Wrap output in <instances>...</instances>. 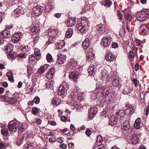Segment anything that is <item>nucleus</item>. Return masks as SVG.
<instances>
[{
    "instance_id": "nucleus-2",
    "label": "nucleus",
    "mask_w": 149,
    "mask_h": 149,
    "mask_svg": "<svg viewBox=\"0 0 149 149\" xmlns=\"http://www.w3.org/2000/svg\"><path fill=\"white\" fill-rule=\"evenodd\" d=\"M19 123L13 121L10 122L8 125L9 131L13 132H15L19 127Z\"/></svg>"
},
{
    "instance_id": "nucleus-40",
    "label": "nucleus",
    "mask_w": 149,
    "mask_h": 149,
    "mask_svg": "<svg viewBox=\"0 0 149 149\" xmlns=\"http://www.w3.org/2000/svg\"><path fill=\"white\" fill-rule=\"evenodd\" d=\"M113 85L115 86H118L119 85V82L117 79H114L112 81Z\"/></svg>"
},
{
    "instance_id": "nucleus-1",
    "label": "nucleus",
    "mask_w": 149,
    "mask_h": 149,
    "mask_svg": "<svg viewBox=\"0 0 149 149\" xmlns=\"http://www.w3.org/2000/svg\"><path fill=\"white\" fill-rule=\"evenodd\" d=\"M149 12L146 9H144L137 14V19L140 22L143 21L148 17Z\"/></svg>"
},
{
    "instance_id": "nucleus-5",
    "label": "nucleus",
    "mask_w": 149,
    "mask_h": 149,
    "mask_svg": "<svg viewBox=\"0 0 149 149\" xmlns=\"http://www.w3.org/2000/svg\"><path fill=\"white\" fill-rule=\"evenodd\" d=\"M112 40V38L110 37L103 38L101 40V44L105 46H109Z\"/></svg>"
},
{
    "instance_id": "nucleus-18",
    "label": "nucleus",
    "mask_w": 149,
    "mask_h": 149,
    "mask_svg": "<svg viewBox=\"0 0 149 149\" xmlns=\"http://www.w3.org/2000/svg\"><path fill=\"white\" fill-rule=\"evenodd\" d=\"M56 35V34L54 33V35H52V36H49L48 41L47 42V43L48 44L54 43L56 40L55 37Z\"/></svg>"
},
{
    "instance_id": "nucleus-35",
    "label": "nucleus",
    "mask_w": 149,
    "mask_h": 149,
    "mask_svg": "<svg viewBox=\"0 0 149 149\" xmlns=\"http://www.w3.org/2000/svg\"><path fill=\"white\" fill-rule=\"evenodd\" d=\"M69 98L72 100H74V96H73L71 94L69 96ZM70 106H72V108L73 109L74 108V101L72 100L71 102V103H70Z\"/></svg>"
},
{
    "instance_id": "nucleus-16",
    "label": "nucleus",
    "mask_w": 149,
    "mask_h": 149,
    "mask_svg": "<svg viewBox=\"0 0 149 149\" xmlns=\"http://www.w3.org/2000/svg\"><path fill=\"white\" fill-rule=\"evenodd\" d=\"M124 14L125 17L126 19L129 22L131 21L132 19V15L129 13H127V11L126 10H124Z\"/></svg>"
},
{
    "instance_id": "nucleus-64",
    "label": "nucleus",
    "mask_w": 149,
    "mask_h": 149,
    "mask_svg": "<svg viewBox=\"0 0 149 149\" xmlns=\"http://www.w3.org/2000/svg\"><path fill=\"white\" fill-rule=\"evenodd\" d=\"M2 86L5 88H6L8 86V84L6 81H4L3 82Z\"/></svg>"
},
{
    "instance_id": "nucleus-29",
    "label": "nucleus",
    "mask_w": 149,
    "mask_h": 149,
    "mask_svg": "<svg viewBox=\"0 0 149 149\" xmlns=\"http://www.w3.org/2000/svg\"><path fill=\"white\" fill-rule=\"evenodd\" d=\"M97 29L98 31L100 33H103L105 31L104 26L103 25H101L99 26Z\"/></svg>"
},
{
    "instance_id": "nucleus-42",
    "label": "nucleus",
    "mask_w": 149,
    "mask_h": 149,
    "mask_svg": "<svg viewBox=\"0 0 149 149\" xmlns=\"http://www.w3.org/2000/svg\"><path fill=\"white\" fill-rule=\"evenodd\" d=\"M102 138L101 136L98 135L97 136V140L96 143V145H98V143H102Z\"/></svg>"
},
{
    "instance_id": "nucleus-56",
    "label": "nucleus",
    "mask_w": 149,
    "mask_h": 149,
    "mask_svg": "<svg viewBox=\"0 0 149 149\" xmlns=\"http://www.w3.org/2000/svg\"><path fill=\"white\" fill-rule=\"evenodd\" d=\"M92 133V131L89 129L87 130L86 132V135L89 136Z\"/></svg>"
},
{
    "instance_id": "nucleus-23",
    "label": "nucleus",
    "mask_w": 149,
    "mask_h": 149,
    "mask_svg": "<svg viewBox=\"0 0 149 149\" xmlns=\"http://www.w3.org/2000/svg\"><path fill=\"white\" fill-rule=\"evenodd\" d=\"M125 114H133L134 112V109L133 107L132 106H130L129 107L126 109L125 111Z\"/></svg>"
},
{
    "instance_id": "nucleus-39",
    "label": "nucleus",
    "mask_w": 149,
    "mask_h": 149,
    "mask_svg": "<svg viewBox=\"0 0 149 149\" xmlns=\"http://www.w3.org/2000/svg\"><path fill=\"white\" fill-rule=\"evenodd\" d=\"M69 77L70 79H72L74 81V72L73 71L70 72L69 73Z\"/></svg>"
},
{
    "instance_id": "nucleus-9",
    "label": "nucleus",
    "mask_w": 149,
    "mask_h": 149,
    "mask_svg": "<svg viewBox=\"0 0 149 149\" xmlns=\"http://www.w3.org/2000/svg\"><path fill=\"white\" fill-rule=\"evenodd\" d=\"M130 126L129 121H126L121 126V129L122 131H126L127 132V130L130 129Z\"/></svg>"
},
{
    "instance_id": "nucleus-34",
    "label": "nucleus",
    "mask_w": 149,
    "mask_h": 149,
    "mask_svg": "<svg viewBox=\"0 0 149 149\" xmlns=\"http://www.w3.org/2000/svg\"><path fill=\"white\" fill-rule=\"evenodd\" d=\"M40 109L38 108L34 107L32 109V113L34 115H36L38 113Z\"/></svg>"
},
{
    "instance_id": "nucleus-54",
    "label": "nucleus",
    "mask_w": 149,
    "mask_h": 149,
    "mask_svg": "<svg viewBox=\"0 0 149 149\" xmlns=\"http://www.w3.org/2000/svg\"><path fill=\"white\" fill-rule=\"evenodd\" d=\"M125 33V30L123 28L122 29H120V31L119 34L120 36H122L124 35Z\"/></svg>"
},
{
    "instance_id": "nucleus-14",
    "label": "nucleus",
    "mask_w": 149,
    "mask_h": 149,
    "mask_svg": "<svg viewBox=\"0 0 149 149\" xmlns=\"http://www.w3.org/2000/svg\"><path fill=\"white\" fill-rule=\"evenodd\" d=\"M54 69H51L50 70L47 72L46 75V77L49 79H51L54 75Z\"/></svg>"
},
{
    "instance_id": "nucleus-53",
    "label": "nucleus",
    "mask_w": 149,
    "mask_h": 149,
    "mask_svg": "<svg viewBox=\"0 0 149 149\" xmlns=\"http://www.w3.org/2000/svg\"><path fill=\"white\" fill-rule=\"evenodd\" d=\"M129 58H133L134 56V55L133 52L132 51H130L129 52Z\"/></svg>"
},
{
    "instance_id": "nucleus-8",
    "label": "nucleus",
    "mask_w": 149,
    "mask_h": 149,
    "mask_svg": "<svg viewBox=\"0 0 149 149\" xmlns=\"http://www.w3.org/2000/svg\"><path fill=\"white\" fill-rule=\"evenodd\" d=\"M91 40V38L89 36L88 38H86L83 42L82 45L84 49H86L90 45V40Z\"/></svg>"
},
{
    "instance_id": "nucleus-33",
    "label": "nucleus",
    "mask_w": 149,
    "mask_h": 149,
    "mask_svg": "<svg viewBox=\"0 0 149 149\" xmlns=\"http://www.w3.org/2000/svg\"><path fill=\"white\" fill-rule=\"evenodd\" d=\"M65 93L64 89L63 86H60L58 91V94L59 95H64Z\"/></svg>"
},
{
    "instance_id": "nucleus-7",
    "label": "nucleus",
    "mask_w": 149,
    "mask_h": 149,
    "mask_svg": "<svg viewBox=\"0 0 149 149\" xmlns=\"http://www.w3.org/2000/svg\"><path fill=\"white\" fill-rule=\"evenodd\" d=\"M143 126V124L141 123L140 118H138L135 120L134 124V127L136 129H140Z\"/></svg>"
},
{
    "instance_id": "nucleus-44",
    "label": "nucleus",
    "mask_w": 149,
    "mask_h": 149,
    "mask_svg": "<svg viewBox=\"0 0 149 149\" xmlns=\"http://www.w3.org/2000/svg\"><path fill=\"white\" fill-rule=\"evenodd\" d=\"M35 54H33L32 55H30L29 57V59L31 61H34L35 59Z\"/></svg>"
},
{
    "instance_id": "nucleus-21",
    "label": "nucleus",
    "mask_w": 149,
    "mask_h": 149,
    "mask_svg": "<svg viewBox=\"0 0 149 149\" xmlns=\"http://www.w3.org/2000/svg\"><path fill=\"white\" fill-rule=\"evenodd\" d=\"M1 34L2 36L6 38H9L11 36L10 33L7 31H3Z\"/></svg>"
},
{
    "instance_id": "nucleus-38",
    "label": "nucleus",
    "mask_w": 149,
    "mask_h": 149,
    "mask_svg": "<svg viewBox=\"0 0 149 149\" xmlns=\"http://www.w3.org/2000/svg\"><path fill=\"white\" fill-rule=\"evenodd\" d=\"M46 59L47 61L49 62H51L53 61V58L52 55L48 53L46 55Z\"/></svg>"
},
{
    "instance_id": "nucleus-59",
    "label": "nucleus",
    "mask_w": 149,
    "mask_h": 149,
    "mask_svg": "<svg viewBox=\"0 0 149 149\" xmlns=\"http://www.w3.org/2000/svg\"><path fill=\"white\" fill-rule=\"evenodd\" d=\"M132 81H133L134 84H135V86L136 87H137V80L135 78L133 79H132Z\"/></svg>"
},
{
    "instance_id": "nucleus-13",
    "label": "nucleus",
    "mask_w": 149,
    "mask_h": 149,
    "mask_svg": "<svg viewBox=\"0 0 149 149\" xmlns=\"http://www.w3.org/2000/svg\"><path fill=\"white\" fill-rule=\"evenodd\" d=\"M117 121L118 120L114 116H112L109 119V123L111 125H113L116 124Z\"/></svg>"
},
{
    "instance_id": "nucleus-55",
    "label": "nucleus",
    "mask_w": 149,
    "mask_h": 149,
    "mask_svg": "<svg viewBox=\"0 0 149 149\" xmlns=\"http://www.w3.org/2000/svg\"><path fill=\"white\" fill-rule=\"evenodd\" d=\"M80 20L81 21V24H84L86 23V18H82Z\"/></svg>"
},
{
    "instance_id": "nucleus-3",
    "label": "nucleus",
    "mask_w": 149,
    "mask_h": 149,
    "mask_svg": "<svg viewBox=\"0 0 149 149\" xmlns=\"http://www.w3.org/2000/svg\"><path fill=\"white\" fill-rule=\"evenodd\" d=\"M22 36V34L21 33H15L12 37L11 41L14 43L18 42L20 40Z\"/></svg>"
},
{
    "instance_id": "nucleus-52",
    "label": "nucleus",
    "mask_w": 149,
    "mask_h": 149,
    "mask_svg": "<svg viewBox=\"0 0 149 149\" xmlns=\"http://www.w3.org/2000/svg\"><path fill=\"white\" fill-rule=\"evenodd\" d=\"M75 108H76L77 111H81L83 109L82 107L79 106L77 105H75Z\"/></svg>"
},
{
    "instance_id": "nucleus-28",
    "label": "nucleus",
    "mask_w": 149,
    "mask_h": 149,
    "mask_svg": "<svg viewBox=\"0 0 149 149\" xmlns=\"http://www.w3.org/2000/svg\"><path fill=\"white\" fill-rule=\"evenodd\" d=\"M86 56L89 61L92 60L94 57V54L91 52H89L88 53L86 54Z\"/></svg>"
},
{
    "instance_id": "nucleus-63",
    "label": "nucleus",
    "mask_w": 149,
    "mask_h": 149,
    "mask_svg": "<svg viewBox=\"0 0 149 149\" xmlns=\"http://www.w3.org/2000/svg\"><path fill=\"white\" fill-rule=\"evenodd\" d=\"M5 145L2 143H0V148L2 149L5 148Z\"/></svg>"
},
{
    "instance_id": "nucleus-50",
    "label": "nucleus",
    "mask_w": 149,
    "mask_h": 149,
    "mask_svg": "<svg viewBox=\"0 0 149 149\" xmlns=\"http://www.w3.org/2000/svg\"><path fill=\"white\" fill-rule=\"evenodd\" d=\"M8 101L10 103L15 104V100L13 98H10L8 99Z\"/></svg>"
},
{
    "instance_id": "nucleus-25",
    "label": "nucleus",
    "mask_w": 149,
    "mask_h": 149,
    "mask_svg": "<svg viewBox=\"0 0 149 149\" xmlns=\"http://www.w3.org/2000/svg\"><path fill=\"white\" fill-rule=\"evenodd\" d=\"M88 72L90 75H91L94 72V67L93 65H91L88 69Z\"/></svg>"
},
{
    "instance_id": "nucleus-36",
    "label": "nucleus",
    "mask_w": 149,
    "mask_h": 149,
    "mask_svg": "<svg viewBox=\"0 0 149 149\" xmlns=\"http://www.w3.org/2000/svg\"><path fill=\"white\" fill-rule=\"evenodd\" d=\"M18 132L20 133L24 131V128L22 123H19V127H18Z\"/></svg>"
},
{
    "instance_id": "nucleus-12",
    "label": "nucleus",
    "mask_w": 149,
    "mask_h": 149,
    "mask_svg": "<svg viewBox=\"0 0 149 149\" xmlns=\"http://www.w3.org/2000/svg\"><path fill=\"white\" fill-rule=\"evenodd\" d=\"M115 59L114 56L111 53H108L105 56V59L109 61H113Z\"/></svg>"
},
{
    "instance_id": "nucleus-6",
    "label": "nucleus",
    "mask_w": 149,
    "mask_h": 149,
    "mask_svg": "<svg viewBox=\"0 0 149 149\" xmlns=\"http://www.w3.org/2000/svg\"><path fill=\"white\" fill-rule=\"evenodd\" d=\"M97 108L92 107H91L88 110V117L90 118H93L97 112Z\"/></svg>"
},
{
    "instance_id": "nucleus-10",
    "label": "nucleus",
    "mask_w": 149,
    "mask_h": 149,
    "mask_svg": "<svg viewBox=\"0 0 149 149\" xmlns=\"http://www.w3.org/2000/svg\"><path fill=\"white\" fill-rule=\"evenodd\" d=\"M130 139L132 144L136 143L139 141V137L134 134H133L131 135Z\"/></svg>"
},
{
    "instance_id": "nucleus-20",
    "label": "nucleus",
    "mask_w": 149,
    "mask_h": 149,
    "mask_svg": "<svg viewBox=\"0 0 149 149\" xmlns=\"http://www.w3.org/2000/svg\"><path fill=\"white\" fill-rule=\"evenodd\" d=\"M67 26H72L74 24V18H69L68 19L66 23Z\"/></svg>"
},
{
    "instance_id": "nucleus-22",
    "label": "nucleus",
    "mask_w": 149,
    "mask_h": 149,
    "mask_svg": "<svg viewBox=\"0 0 149 149\" xmlns=\"http://www.w3.org/2000/svg\"><path fill=\"white\" fill-rule=\"evenodd\" d=\"M65 45V42L63 40L60 41L57 43L56 45L57 49H61Z\"/></svg>"
},
{
    "instance_id": "nucleus-51",
    "label": "nucleus",
    "mask_w": 149,
    "mask_h": 149,
    "mask_svg": "<svg viewBox=\"0 0 149 149\" xmlns=\"http://www.w3.org/2000/svg\"><path fill=\"white\" fill-rule=\"evenodd\" d=\"M34 102L36 104H38L40 102V98L37 97L34 98L33 100Z\"/></svg>"
},
{
    "instance_id": "nucleus-60",
    "label": "nucleus",
    "mask_w": 149,
    "mask_h": 149,
    "mask_svg": "<svg viewBox=\"0 0 149 149\" xmlns=\"http://www.w3.org/2000/svg\"><path fill=\"white\" fill-rule=\"evenodd\" d=\"M146 113L145 115L146 116H147L149 113V107H147L145 109Z\"/></svg>"
},
{
    "instance_id": "nucleus-61",
    "label": "nucleus",
    "mask_w": 149,
    "mask_h": 149,
    "mask_svg": "<svg viewBox=\"0 0 149 149\" xmlns=\"http://www.w3.org/2000/svg\"><path fill=\"white\" fill-rule=\"evenodd\" d=\"M54 16L57 18H59L61 16V14L59 13H55L54 15Z\"/></svg>"
},
{
    "instance_id": "nucleus-30",
    "label": "nucleus",
    "mask_w": 149,
    "mask_h": 149,
    "mask_svg": "<svg viewBox=\"0 0 149 149\" xmlns=\"http://www.w3.org/2000/svg\"><path fill=\"white\" fill-rule=\"evenodd\" d=\"M54 84L53 81H49L47 82L46 84V87L47 88L49 89L52 88Z\"/></svg>"
},
{
    "instance_id": "nucleus-17",
    "label": "nucleus",
    "mask_w": 149,
    "mask_h": 149,
    "mask_svg": "<svg viewBox=\"0 0 149 149\" xmlns=\"http://www.w3.org/2000/svg\"><path fill=\"white\" fill-rule=\"evenodd\" d=\"M52 103L55 105H59L61 102V99L57 97H54L53 98L52 101Z\"/></svg>"
},
{
    "instance_id": "nucleus-24",
    "label": "nucleus",
    "mask_w": 149,
    "mask_h": 149,
    "mask_svg": "<svg viewBox=\"0 0 149 149\" xmlns=\"http://www.w3.org/2000/svg\"><path fill=\"white\" fill-rule=\"evenodd\" d=\"M40 28L39 27L34 26L31 29V31L34 34H36L40 31Z\"/></svg>"
},
{
    "instance_id": "nucleus-48",
    "label": "nucleus",
    "mask_w": 149,
    "mask_h": 149,
    "mask_svg": "<svg viewBox=\"0 0 149 149\" xmlns=\"http://www.w3.org/2000/svg\"><path fill=\"white\" fill-rule=\"evenodd\" d=\"M112 3L109 0H106L105 5L108 7H110Z\"/></svg>"
},
{
    "instance_id": "nucleus-47",
    "label": "nucleus",
    "mask_w": 149,
    "mask_h": 149,
    "mask_svg": "<svg viewBox=\"0 0 149 149\" xmlns=\"http://www.w3.org/2000/svg\"><path fill=\"white\" fill-rule=\"evenodd\" d=\"M134 43L135 45L137 46H139L141 45V42L138 39H135Z\"/></svg>"
},
{
    "instance_id": "nucleus-58",
    "label": "nucleus",
    "mask_w": 149,
    "mask_h": 149,
    "mask_svg": "<svg viewBox=\"0 0 149 149\" xmlns=\"http://www.w3.org/2000/svg\"><path fill=\"white\" fill-rule=\"evenodd\" d=\"M54 33H56L55 31L54 30H51L50 32H49L48 35L49 36H52V35H54Z\"/></svg>"
},
{
    "instance_id": "nucleus-32",
    "label": "nucleus",
    "mask_w": 149,
    "mask_h": 149,
    "mask_svg": "<svg viewBox=\"0 0 149 149\" xmlns=\"http://www.w3.org/2000/svg\"><path fill=\"white\" fill-rule=\"evenodd\" d=\"M76 27L78 30L81 33H84L85 31V29L84 27L81 25L78 24L76 25Z\"/></svg>"
},
{
    "instance_id": "nucleus-15",
    "label": "nucleus",
    "mask_w": 149,
    "mask_h": 149,
    "mask_svg": "<svg viewBox=\"0 0 149 149\" xmlns=\"http://www.w3.org/2000/svg\"><path fill=\"white\" fill-rule=\"evenodd\" d=\"M47 68L48 66L46 65L40 67L38 70V73L40 74H42L47 70Z\"/></svg>"
},
{
    "instance_id": "nucleus-26",
    "label": "nucleus",
    "mask_w": 149,
    "mask_h": 149,
    "mask_svg": "<svg viewBox=\"0 0 149 149\" xmlns=\"http://www.w3.org/2000/svg\"><path fill=\"white\" fill-rule=\"evenodd\" d=\"M22 13V11L20 10L19 9H16L14 10L13 14L15 17H18Z\"/></svg>"
},
{
    "instance_id": "nucleus-62",
    "label": "nucleus",
    "mask_w": 149,
    "mask_h": 149,
    "mask_svg": "<svg viewBox=\"0 0 149 149\" xmlns=\"http://www.w3.org/2000/svg\"><path fill=\"white\" fill-rule=\"evenodd\" d=\"M49 142L51 143H54L55 142L54 139L53 137L50 138L49 139Z\"/></svg>"
},
{
    "instance_id": "nucleus-11",
    "label": "nucleus",
    "mask_w": 149,
    "mask_h": 149,
    "mask_svg": "<svg viewBox=\"0 0 149 149\" xmlns=\"http://www.w3.org/2000/svg\"><path fill=\"white\" fill-rule=\"evenodd\" d=\"M41 8V6L39 5L37 6L33 9L34 13L36 15H38L41 14L42 10Z\"/></svg>"
},
{
    "instance_id": "nucleus-43",
    "label": "nucleus",
    "mask_w": 149,
    "mask_h": 149,
    "mask_svg": "<svg viewBox=\"0 0 149 149\" xmlns=\"http://www.w3.org/2000/svg\"><path fill=\"white\" fill-rule=\"evenodd\" d=\"M8 54L10 56V57L13 59L15 58L16 57V54L14 53V52L13 51L10 52Z\"/></svg>"
},
{
    "instance_id": "nucleus-37",
    "label": "nucleus",
    "mask_w": 149,
    "mask_h": 149,
    "mask_svg": "<svg viewBox=\"0 0 149 149\" xmlns=\"http://www.w3.org/2000/svg\"><path fill=\"white\" fill-rule=\"evenodd\" d=\"M78 68V69L77 70H75V79H77L78 78V76L79 75V74L78 72V70H79L80 69V67L79 65L78 66L77 65L76 67L75 66V69H77Z\"/></svg>"
},
{
    "instance_id": "nucleus-19",
    "label": "nucleus",
    "mask_w": 149,
    "mask_h": 149,
    "mask_svg": "<svg viewBox=\"0 0 149 149\" xmlns=\"http://www.w3.org/2000/svg\"><path fill=\"white\" fill-rule=\"evenodd\" d=\"M117 118H123L125 114V111L123 110H120L116 113Z\"/></svg>"
},
{
    "instance_id": "nucleus-27",
    "label": "nucleus",
    "mask_w": 149,
    "mask_h": 149,
    "mask_svg": "<svg viewBox=\"0 0 149 149\" xmlns=\"http://www.w3.org/2000/svg\"><path fill=\"white\" fill-rule=\"evenodd\" d=\"M6 52L8 54L10 52L12 51L13 49V45L11 44L8 45L5 48Z\"/></svg>"
},
{
    "instance_id": "nucleus-41",
    "label": "nucleus",
    "mask_w": 149,
    "mask_h": 149,
    "mask_svg": "<svg viewBox=\"0 0 149 149\" xmlns=\"http://www.w3.org/2000/svg\"><path fill=\"white\" fill-rule=\"evenodd\" d=\"M1 133L2 135L7 136L8 134V130L6 129H4L1 130Z\"/></svg>"
},
{
    "instance_id": "nucleus-46",
    "label": "nucleus",
    "mask_w": 149,
    "mask_h": 149,
    "mask_svg": "<svg viewBox=\"0 0 149 149\" xmlns=\"http://www.w3.org/2000/svg\"><path fill=\"white\" fill-rule=\"evenodd\" d=\"M61 120L63 122H65L66 121H69L70 119L68 118L66 116H62L61 117Z\"/></svg>"
},
{
    "instance_id": "nucleus-4",
    "label": "nucleus",
    "mask_w": 149,
    "mask_h": 149,
    "mask_svg": "<svg viewBox=\"0 0 149 149\" xmlns=\"http://www.w3.org/2000/svg\"><path fill=\"white\" fill-rule=\"evenodd\" d=\"M60 52L59 53H58V58L57 63L61 64H63L66 61V56L65 55L63 54L62 53H61Z\"/></svg>"
},
{
    "instance_id": "nucleus-31",
    "label": "nucleus",
    "mask_w": 149,
    "mask_h": 149,
    "mask_svg": "<svg viewBox=\"0 0 149 149\" xmlns=\"http://www.w3.org/2000/svg\"><path fill=\"white\" fill-rule=\"evenodd\" d=\"M73 31L72 29H69L66 31L65 35L68 38H70L72 36Z\"/></svg>"
},
{
    "instance_id": "nucleus-49",
    "label": "nucleus",
    "mask_w": 149,
    "mask_h": 149,
    "mask_svg": "<svg viewBox=\"0 0 149 149\" xmlns=\"http://www.w3.org/2000/svg\"><path fill=\"white\" fill-rule=\"evenodd\" d=\"M8 79L11 82H14V80L13 79V76L12 74H11L10 76L8 77Z\"/></svg>"
},
{
    "instance_id": "nucleus-45",
    "label": "nucleus",
    "mask_w": 149,
    "mask_h": 149,
    "mask_svg": "<svg viewBox=\"0 0 149 149\" xmlns=\"http://www.w3.org/2000/svg\"><path fill=\"white\" fill-rule=\"evenodd\" d=\"M36 56H39L40 55V51L37 48H35L34 49V54Z\"/></svg>"
},
{
    "instance_id": "nucleus-57",
    "label": "nucleus",
    "mask_w": 149,
    "mask_h": 149,
    "mask_svg": "<svg viewBox=\"0 0 149 149\" xmlns=\"http://www.w3.org/2000/svg\"><path fill=\"white\" fill-rule=\"evenodd\" d=\"M26 147L27 149H34V146L31 144H28Z\"/></svg>"
}]
</instances>
